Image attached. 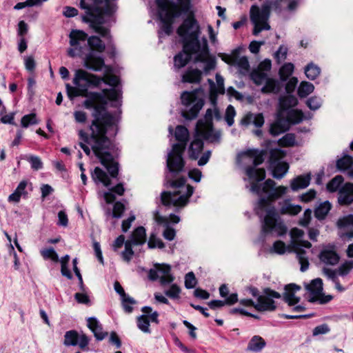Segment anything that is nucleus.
<instances>
[{"label":"nucleus","instance_id":"f257e3e1","mask_svg":"<svg viewBox=\"0 0 353 353\" xmlns=\"http://www.w3.org/2000/svg\"><path fill=\"white\" fill-rule=\"evenodd\" d=\"M102 82L116 87L119 79L115 75L109 74L100 77L83 69H78L74 72L72 81L74 86L66 85L67 94L70 100L77 97H85L86 99L83 102V106L86 109L94 110V120L90 125L92 134L88 141L97 154L106 151L110 145V142L104 133L114 127V118L105 112L108 100L114 101L117 106L119 104L121 95L118 88L103 89L102 92H88L89 88H98Z\"/></svg>","mask_w":353,"mask_h":353},{"label":"nucleus","instance_id":"f03ea898","mask_svg":"<svg viewBox=\"0 0 353 353\" xmlns=\"http://www.w3.org/2000/svg\"><path fill=\"white\" fill-rule=\"evenodd\" d=\"M263 160V152L256 149L247 150L237 157L238 163L245 167L250 191L258 195L264 194L267 196V199L261 198L255 208L259 216H262L265 213L261 222L262 234L281 236L287 233L288 228L271 203L285 195L288 188L283 185L275 187L276 183L270 179L262 185L259 183L265 178V171L263 168H256V166L261 164Z\"/></svg>","mask_w":353,"mask_h":353},{"label":"nucleus","instance_id":"7ed1b4c3","mask_svg":"<svg viewBox=\"0 0 353 353\" xmlns=\"http://www.w3.org/2000/svg\"><path fill=\"white\" fill-rule=\"evenodd\" d=\"M181 37L185 50L196 52L199 59L205 63L204 72L207 74L214 69L215 59L210 55L208 41L205 37L199 40L200 26L193 16H188L177 29Z\"/></svg>","mask_w":353,"mask_h":353},{"label":"nucleus","instance_id":"20e7f679","mask_svg":"<svg viewBox=\"0 0 353 353\" xmlns=\"http://www.w3.org/2000/svg\"><path fill=\"white\" fill-rule=\"evenodd\" d=\"M215 117L217 120L221 118V114L217 108L213 110L208 109L203 119H199L196 125V137L191 142L188 149L189 157L192 159H197L203 148V141L204 139L212 143H219L221 137L220 130H214L212 126V119Z\"/></svg>","mask_w":353,"mask_h":353},{"label":"nucleus","instance_id":"39448f33","mask_svg":"<svg viewBox=\"0 0 353 353\" xmlns=\"http://www.w3.org/2000/svg\"><path fill=\"white\" fill-rule=\"evenodd\" d=\"M117 133V125L115 123V120H114V127L108 130L107 132L104 133L105 136L108 138V139L110 142V145L106 151H102L101 154H97L93 149L92 145L89 143L88 139L91 137V130L90 129L89 134H87L83 130H80L79 132V135L80 139L83 141V142H79V146L83 149L84 152L90 156L91 154V150L93 152L94 155L99 159L101 163L107 169L110 176L112 178L117 177L119 172V163L114 159L112 155V152L114 150L113 143L110 139V137L114 136Z\"/></svg>","mask_w":353,"mask_h":353},{"label":"nucleus","instance_id":"423d86ee","mask_svg":"<svg viewBox=\"0 0 353 353\" xmlns=\"http://www.w3.org/2000/svg\"><path fill=\"white\" fill-rule=\"evenodd\" d=\"M174 136L179 143L174 144L168 153L167 166L170 172H179L184 167L182 155L189 139L188 130L183 125H178L176 128Z\"/></svg>","mask_w":353,"mask_h":353},{"label":"nucleus","instance_id":"0eeeda50","mask_svg":"<svg viewBox=\"0 0 353 353\" xmlns=\"http://www.w3.org/2000/svg\"><path fill=\"white\" fill-rule=\"evenodd\" d=\"M170 185L175 190L171 192H163L161 194V201L164 205H172L175 207L183 208L187 205L189 198L194 192V188L190 185H185V179L180 178L172 181Z\"/></svg>","mask_w":353,"mask_h":353},{"label":"nucleus","instance_id":"6e6552de","mask_svg":"<svg viewBox=\"0 0 353 353\" xmlns=\"http://www.w3.org/2000/svg\"><path fill=\"white\" fill-rule=\"evenodd\" d=\"M290 234L291 240L288 248L296 253L297 259L301 265V271L305 272L308 269L309 261L303 248H310L312 244L307 241L301 239L304 235V232L301 229L294 228L290 230Z\"/></svg>","mask_w":353,"mask_h":353},{"label":"nucleus","instance_id":"1a4fd4ad","mask_svg":"<svg viewBox=\"0 0 353 353\" xmlns=\"http://www.w3.org/2000/svg\"><path fill=\"white\" fill-rule=\"evenodd\" d=\"M307 117L301 110H290L286 112H279L276 121L270 127V133L274 136H277L287 131L291 124H296L301 122Z\"/></svg>","mask_w":353,"mask_h":353},{"label":"nucleus","instance_id":"9d476101","mask_svg":"<svg viewBox=\"0 0 353 353\" xmlns=\"http://www.w3.org/2000/svg\"><path fill=\"white\" fill-rule=\"evenodd\" d=\"M159 15L162 22V31L167 35L172 32V23L175 17L179 16L178 6L171 0H157Z\"/></svg>","mask_w":353,"mask_h":353},{"label":"nucleus","instance_id":"9b49d317","mask_svg":"<svg viewBox=\"0 0 353 353\" xmlns=\"http://www.w3.org/2000/svg\"><path fill=\"white\" fill-rule=\"evenodd\" d=\"M181 100L185 109L182 116L187 119L196 118L204 105L203 99L199 96V90L184 91L181 94Z\"/></svg>","mask_w":353,"mask_h":353},{"label":"nucleus","instance_id":"f8f14e48","mask_svg":"<svg viewBox=\"0 0 353 353\" xmlns=\"http://www.w3.org/2000/svg\"><path fill=\"white\" fill-rule=\"evenodd\" d=\"M70 48L68 54L70 57H81L88 47V34L83 30H72L69 34Z\"/></svg>","mask_w":353,"mask_h":353},{"label":"nucleus","instance_id":"ddd939ff","mask_svg":"<svg viewBox=\"0 0 353 353\" xmlns=\"http://www.w3.org/2000/svg\"><path fill=\"white\" fill-rule=\"evenodd\" d=\"M146 242V232L143 226L137 228L132 233L130 239L125 243V250L121 254L123 259L130 262L134 255L133 245H143Z\"/></svg>","mask_w":353,"mask_h":353},{"label":"nucleus","instance_id":"4468645a","mask_svg":"<svg viewBox=\"0 0 353 353\" xmlns=\"http://www.w3.org/2000/svg\"><path fill=\"white\" fill-rule=\"evenodd\" d=\"M148 277L151 281L159 280L162 286L172 283L175 279L171 273V266L166 263H155L149 271Z\"/></svg>","mask_w":353,"mask_h":353},{"label":"nucleus","instance_id":"2eb2a0df","mask_svg":"<svg viewBox=\"0 0 353 353\" xmlns=\"http://www.w3.org/2000/svg\"><path fill=\"white\" fill-rule=\"evenodd\" d=\"M281 294L270 288H265L263 294L259 296L254 308L259 312H273L276 305L273 299H280Z\"/></svg>","mask_w":353,"mask_h":353},{"label":"nucleus","instance_id":"dca6fc26","mask_svg":"<svg viewBox=\"0 0 353 353\" xmlns=\"http://www.w3.org/2000/svg\"><path fill=\"white\" fill-rule=\"evenodd\" d=\"M269 11L267 8L260 10L256 6H252L250 9V19L254 26L253 34L257 35L263 30H270V26L267 23Z\"/></svg>","mask_w":353,"mask_h":353},{"label":"nucleus","instance_id":"f3484780","mask_svg":"<svg viewBox=\"0 0 353 353\" xmlns=\"http://www.w3.org/2000/svg\"><path fill=\"white\" fill-rule=\"evenodd\" d=\"M63 343L66 346L78 345L84 350L89 343V339L84 333L79 334L75 330H70L65 333Z\"/></svg>","mask_w":353,"mask_h":353},{"label":"nucleus","instance_id":"a211bd4d","mask_svg":"<svg viewBox=\"0 0 353 353\" xmlns=\"http://www.w3.org/2000/svg\"><path fill=\"white\" fill-rule=\"evenodd\" d=\"M216 84H215L212 79H208V81L210 85V99L212 103L214 105V108L212 109V110L214 108H216L215 107V103L216 101L217 94H223L225 92L224 79L222 77V76L217 73L216 74Z\"/></svg>","mask_w":353,"mask_h":353},{"label":"nucleus","instance_id":"6ab92c4d","mask_svg":"<svg viewBox=\"0 0 353 353\" xmlns=\"http://www.w3.org/2000/svg\"><path fill=\"white\" fill-rule=\"evenodd\" d=\"M83 64L87 69L97 72L105 66V62L102 57L96 56L90 52L83 58Z\"/></svg>","mask_w":353,"mask_h":353},{"label":"nucleus","instance_id":"aec40b11","mask_svg":"<svg viewBox=\"0 0 353 353\" xmlns=\"http://www.w3.org/2000/svg\"><path fill=\"white\" fill-rule=\"evenodd\" d=\"M306 289L310 293L308 300L310 302L314 303L320 299L323 296V281L321 279L317 278L311 281L306 285Z\"/></svg>","mask_w":353,"mask_h":353},{"label":"nucleus","instance_id":"412c9836","mask_svg":"<svg viewBox=\"0 0 353 353\" xmlns=\"http://www.w3.org/2000/svg\"><path fill=\"white\" fill-rule=\"evenodd\" d=\"M192 55H195V61L205 63L199 59V56L196 52L191 50H185L184 46H183V51L177 54L174 57V67L179 69L184 67L191 59Z\"/></svg>","mask_w":353,"mask_h":353},{"label":"nucleus","instance_id":"4be33fe9","mask_svg":"<svg viewBox=\"0 0 353 353\" xmlns=\"http://www.w3.org/2000/svg\"><path fill=\"white\" fill-rule=\"evenodd\" d=\"M338 201L341 205H350L353 202V183H346L339 190Z\"/></svg>","mask_w":353,"mask_h":353},{"label":"nucleus","instance_id":"5701e85b","mask_svg":"<svg viewBox=\"0 0 353 353\" xmlns=\"http://www.w3.org/2000/svg\"><path fill=\"white\" fill-rule=\"evenodd\" d=\"M319 259L326 265H335L339 263L340 256L334 248H325L320 252Z\"/></svg>","mask_w":353,"mask_h":353},{"label":"nucleus","instance_id":"b1692460","mask_svg":"<svg viewBox=\"0 0 353 353\" xmlns=\"http://www.w3.org/2000/svg\"><path fill=\"white\" fill-rule=\"evenodd\" d=\"M300 289L301 288L294 283H290L285 285V292L283 294V300L290 306L294 305L300 301V298L294 295V293Z\"/></svg>","mask_w":353,"mask_h":353},{"label":"nucleus","instance_id":"393cba45","mask_svg":"<svg viewBox=\"0 0 353 353\" xmlns=\"http://www.w3.org/2000/svg\"><path fill=\"white\" fill-rule=\"evenodd\" d=\"M238 52L237 49L234 50L232 56H229L227 59L223 60L226 63L237 65L241 70L248 71L250 64L248 58L246 57H238Z\"/></svg>","mask_w":353,"mask_h":353},{"label":"nucleus","instance_id":"a878e982","mask_svg":"<svg viewBox=\"0 0 353 353\" xmlns=\"http://www.w3.org/2000/svg\"><path fill=\"white\" fill-rule=\"evenodd\" d=\"M310 174L298 176L291 181L290 188L293 191L305 188L310 185Z\"/></svg>","mask_w":353,"mask_h":353},{"label":"nucleus","instance_id":"bb28decb","mask_svg":"<svg viewBox=\"0 0 353 353\" xmlns=\"http://www.w3.org/2000/svg\"><path fill=\"white\" fill-rule=\"evenodd\" d=\"M241 123L245 125L253 123L256 127L261 128L264 124V117L261 113H248L242 119Z\"/></svg>","mask_w":353,"mask_h":353},{"label":"nucleus","instance_id":"cd10ccee","mask_svg":"<svg viewBox=\"0 0 353 353\" xmlns=\"http://www.w3.org/2000/svg\"><path fill=\"white\" fill-rule=\"evenodd\" d=\"M266 345L265 340L260 336H254L248 343L247 351L253 352H261Z\"/></svg>","mask_w":353,"mask_h":353},{"label":"nucleus","instance_id":"c85d7f7f","mask_svg":"<svg viewBox=\"0 0 353 353\" xmlns=\"http://www.w3.org/2000/svg\"><path fill=\"white\" fill-rule=\"evenodd\" d=\"M298 103L297 99L293 95L281 97L279 99V111L286 112L290 108L294 107Z\"/></svg>","mask_w":353,"mask_h":353},{"label":"nucleus","instance_id":"c756f323","mask_svg":"<svg viewBox=\"0 0 353 353\" xmlns=\"http://www.w3.org/2000/svg\"><path fill=\"white\" fill-rule=\"evenodd\" d=\"M202 72L198 69H188L182 76V81L195 83L201 79Z\"/></svg>","mask_w":353,"mask_h":353},{"label":"nucleus","instance_id":"7c9ffc66","mask_svg":"<svg viewBox=\"0 0 353 353\" xmlns=\"http://www.w3.org/2000/svg\"><path fill=\"white\" fill-rule=\"evenodd\" d=\"M280 212L283 214L296 215L301 211V207L299 205H293L289 201H284L279 203Z\"/></svg>","mask_w":353,"mask_h":353},{"label":"nucleus","instance_id":"2f4dec72","mask_svg":"<svg viewBox=\"0 0 353 353\" xmlns=\"http://www.w3.org/2000/svg\"><path fill=\"white\" fill-rule=\"evenodd\" d=\"M88 46L92 51L103 52L105 49L104 42L97 36H90L88 38Z\"/></svg>","mask_w":353,"mask_h":353},{"label":"nucleus","instance_id":"473e14b6","mask_svg":"<svg viewBox=\"0 0 353 353\" xmlns=\"http://www.w3.org/2000/svg\"><path fill=\"white\" fill-rule=\"evenodd\" d=\"M92 178L95 182H100L105 187L110 185V180L105 172L99 167L94 168L92 173Z\"/></svg>","mask_w":353,"mask_h":353},{"label":"nucleus","instance_id":"72a5a7b5","mask_svg":"<svg viewBox=\"0 0 353 353\" xmlns=\"http://www.w3.org/2000/svg\"><path fill=\"white\" fill-rule=\"evenodd\" d=\"M289 165L285 162H277L273 165L272 176L274 178L281 179L288 171Z\"/></svg>","mask_w":353,"mask_h":353},{"label":"nucleus","instance_id":"f704fd0d","mask_svg":"<svg viewBox=\"0 0 353 353\" xmlns=\"http://www.w3.org/2000/svg\"><path fill=\"white\" fill-rule=\"evenodd\" d=\"M332 205L329 201H325L319 204L314 211V215L318 219H323L331 210Z\"/></svg>","mask_w":353,"mask_h":353},{"label":"nucleus","instance_id":"c9c22d12","mask_svg":"<svg viewBox=\"0 0 353 353\" xmlns=\"http://www.w3.org/2000/svg\"><path fill=\"white\" fill-rule=\"evenodd\" d=\"M314 86L312 83L302 81L298 88V95L301 98H304L313 92Z\"/></svg>","mask_w":353,"mask_h":353},{"label":"nucleus","instance_id":"e433bc0d","mask_svg":"<svg viewBox=\"0 0 353 353\" xmlns=\"http://www.w3.org/2000/svg\"><path fill=\"white\" fill-rule=\"evenodd\" d=\"M321 68L314 63H310L305 68V74L310 80H314L319 76Z\"/></svg>","mask_w":353,"mask_h":353},{"label":"nucleus","instance_id":"4c0bfd02","mask_svg":"<svg viewBox=\"0 0 353 353\" xmlns=\"http://www.w3.org/2000/svg\"><path fill=\"white\" fill-rule=\"evenodd\" d=\"M279 89V83L274 79L268 78L265 81V85L262 88L261 91L264 93H276Z\"/></svg>","mask_w":353,"mask_h":353},{"label":"nucleus","instance_id":"58836bf2","mask_svg":"<svg viewBox=\"0 0 353 353\" xmlns=\"http://www.w3.org/2000/svg\"><path fill=\"white\" fill-rule=\"evenodd\" d=\"M294 71V65L291 63L284 64L279 70V76L281 81H286Z\"/></svg>","mask_w":353,"mask_h":353},{"label":"nucleus","instance_id":"ea45409f","mask_svg":"<svg viewBox=\"0 0 353 353\" xmlns=\"http://www.w3.org/2000/svg\"><path fill=\"white\" fill-rule=\"evenodd\" d=\"M251 79L256 85H261L268 79L267 73L254 70L251 73Z\"/></svg>","mask_w":353,"mask_h":353},{"label":"nucleus","instance_id":"a19ab883","mask_svg":"<svg viewBox=\"0 0 353 353\" xmlns=\"http://www.w3.org/2000/svg\"><path fill=\"white\" fill-rule=\"evenodd\" d=\"M137 326L139 330L145 333H150V321L149 316L143 314L137 318Z\"/></svg>","mask_w":353,"mask_h":353},{"label":"nucleus","instance_id":"79ce46f5","mask_svg":"<svg viewBox=\"0 0 353 353\" xmlns=\"http://www.w3.org/2000/svg\"><path fill=\"white\" fill-rule=\"evenodd\" d=\"M148 248L150 249H154L158 248L159 249H163L165 247V244L162 241V240L157 237L154 233H152L149 237V240L148 242Z\"/></svg>","mask_w":353,"mask_h":353},{"label":"nucleus","instance_id":"37998d69","mask_svg":"<svg viewBox=\"0 0 353 353\" xmlns=\"http://www.w3.org/2000/svg\"><path fill=\"white\" fill-rule=\"evenodd\" d=\"M353 165V159L350 156H344L336 162L338 169L341 170H348Z\"/></svg>","mask_w":353,"mask_h":353},{"label":"nucleus","instance_id":"c03bdc74","mask_svg":"<svg viewBox=\"0 0 353 353\" xmlns=\"http://www.w3.org/2000/svg\"><path fill=\"white\" fill-rule=\"evenodd\" d=\"M343 182V178L341 175H337L333 178L327 185V189L330 192H334L339 190L340 185Z\"/></svg>","mask_w":353,"mask_h":353},{"label":"nucleus","instance_id":"a18cd8bd","mask_svg":"<svg viewBox=\"0 0 353 353\" xmlns=\"http://www.w3.org/2000/svg\"><path fill=\"white\" fill-rule=\"evenodd\" d=\"M353 269V260L345 261L337 269L339 275L345 276Z\"/></svg>","mask_w":353,"mask_h":353},{"label":"nucleus","instance_id":"49530a36","mask_svg":"<svg viewBox=\"0 0 353 353\" xmlns=\"http://www.w3.org/2000/svg\"><path fill=\"white\" fill-rule=\"evenodd\" d=\"M295 142V137L293 134H286L278 141L279 145L283 147L293 146L294 145Z\"/></svg>","mask_w":353,"mask_h":353},{"label":"nucleus","instance_id":"de8ad7c7","mask_svg":"<svg viewBox=\"0 0 353 353\" xmlns=\"http://www.w3.org/2000/svg\"><path fill=\"white\" fill-rule=\"evenodd\" d=\"M122 306L127 313H131L133 310L132 305L136 304V301L129 295L121 299Z\"/></svg>","mask_w":353,"mask_h":353},{"label":"nucleus","instance_id":"09e8293b","mask_svg":"<svg viewBox=\"0 0 353 353\" xmlns=\"http://www.w3.org/2000/svg\"><path fill=\"white\" fill-rule=\"evenodd\" d=\"M26 70L31 74L34 75L37 63L33 56H28L24 60Z\"/></svg>","mask_w":353,"mask_h":353},{"label":"nucleus","instance_id":"8fccbe9b","mask_svg":"<svg viewBox=\"0 0 353 353\" xmlns=\"http://www.w3.org/2000/svg\"><path fill=\"white\" fill-rule=\"evenodd\" d=\"M22 195V182H20L15 191L8 196V201L12 203H18Z\"/></svg>","mask_w":353,"mask_h":353},{"label":"nucleus","instance_id":"3c124183","mask_svg":"<svg viewBox=\"0 0 353 353\" xmlns=\"http://www.w3.org/2000/svg\"><path fill=\"white\" fill-rule=\"evenodd\" d=\"M181 293V288L179 286L173 283L170 285V288L165 291V294L171 299H178Z\"/></svg>","mask_w":353,"mask_h":353},{"label":"nucleus","instance_id":"603ef678","mask_svg":"<svg viewBox=\"0 0 353 353\" xmlns=\"http://www.w3.org/2000/svg\"><path fill=\"white\" fill-rule=\"evenodd\" d=\"M26 160H27L31 165V168L35 170H38L42 168V161L41 159L36 156H26Z\"/></svg>","mask_w":353,"mask_h":353},{"label":"nucleus","instance_id":"864d4df0","mask_svg":"<svg viewBox=\"0 0 353 353\" xmlns=\"http://www.w3.org/2000/svg\"><path fill=\"white\" fill-rule=\"evenodd\" d=\"M307 106L312 110H318L322 104V100L318 97H312L306 101Z\"/></svg>","mask_w":353,"mask_h":353},{"label":"nucleus","instance_id":"5fc2aeb1","mask_svg":"<svg viewBox=\"0 0 353 353\" xmlns=\"http://www.w3.org/2000/svg\"><path fill=\"white\" fill-rule=\"evenodd\" d=\"M287 249L292 251L289 249L288 246H286L284 242L281 241H276L274 243L271 250L276 254H283L285 252Z\"/></svg>","mask_w":353,"mask_h":353},{"label":"nucleus","instance_id":"6e6d98bb","mask_svg":"<svg viewBox=\"0 0 353 353\" xmlns=\"http://www.w3.org/2000/svg\"><path fill=\"white\" fill-rule=\"evenodd\" d=\"M236 115L234 108L232 105H229L225 111V120L229 126H232L234 123V117Z\"/></svg>","mask_w":353,"mask_h":353},{"label":"nucleus","instance_id":"4d7b16f0","mask_svg":"<svg viewBox=\"0 0 353 353\" xmlns=\"http://www.w3.org/2000/svg\"><path fill=\"white\" fill-rule=\"evenodd\" d=\"M338 228H343L353 225V214L344 216L337 221Z\"/></svg>","mask_w":353,"mask_h":353},{"label":"nucleus","instance_id":"13d9d810","mask_svg":"<svg viewBox=\"0 0 353 353\" xmlns=\"http://www.w3.org/2000/svg\"><path fill=\"white\" fill-rule=\"evenodd\" d=\"M42 256L46 259H51L53 261L57 262L59 256L53 248H48L41 251Z\"/></svg>","mask_w":353,"mask_h":353},{"label":"nucleus","instance_id":"bf43d9fd","mask_svg":"<svg viewBox=\"0 0 353 353\" xmlns=\"http://www.w3.org/2000/svg\"><path fill=\"white\" fill-rule=\"evenodd\" d=\"M28 84H27V90H28V94L30 98H32L34 94H35V90H36V79L34 75H30L28 79Z\"/></svg>","mask_w":353,"mask_h":353},{"label":"nucleus","instance_id":"052dcab7","mask_svg":"<svg viewBox=\"0 0 353 353\" xmlns=\"http://www.w3.org/2000/svg\"><path fill=\"white\" fill-rule=\"evenodd\" d=\"M39 119L37 118L36 114L31 113L23 116V128H28L30 125H37L39 123Z\"/></svg>","mask_w":353,"mask_h":353},{"label":"nucleus","instance_id":"680f3d73","mask_svg":"<svg viewBox=\"0 0 353 353\" xmlns=\"http://www.w3.org/2000/svg\"><path fill=\"white\" fill-rule=\"evenodd\" d=\"M196 280L192 272H188L185 276V286L188 289H192L195 287Z\"/></svg>","mask_w":353,"mask_h":353},{"label":"nucleus","instance_id":"e2e57ef3","mask_svg":"<svg viewBox=\"0 0 353 353\" xmlns=\"http://www.w3.org/2000/svg\"><path fill=\"white\" fill-rule=\"evenodd\" d=\"M285 155V151L281 149H272L270 151V159L271 161H277L282 158H283Z\"/></svg>","mask_w":353,"mask_h":353},{"label":"nucleus","instance_id":"0e129e2a","mask_svg":"<svg viewBox=\"0 0 353 353\" xmlns=\"http://www.w3.org/2000/svg\"><path fill=\"white\" fill-rule=\"evenodd\" d=\"M125 210L124 205L121 202H116L114 205L112 216L115 218H120Z\"/></svg>","mask_w":353,"mask_h":353},{"label":"nucleus","instance_id":"69168bd1","mask_svg":"<svg viewBox=\"0 0 353 353\" xmlns=\"http://www.w3.org/2000/svg\"><path fill=\"white\" fill-rule=\"evenodd\" d=\"M288 54V48L284 46L279 47V50L275 53V57L278 62H281L285 59Z\"/></svg>","mask_w":353,"mask_h":353},{"label":"nucleus","instance_id":"338daca9","mask_svg":"<svg viewBox=\"0 0 353 353\" xmlns=\"http://www.w3.org/2000/svg\"><path fill=\"white\" fill-rule=\"evenodd\" d=\"M311 215H312V210L310 209H307L305 210L303 213V217L299 220V225L302 226H307L311 219Z\"/></svg>","mask_w":353,"mask_h":353},{"label":"nucleus","instance_id":"774afa93","mask_svg":"<svg viewBox=\"0 0 353 353\" xmlns=\"http://www.w3.org/2000/svg\"><path fill=\"white\" fill-rule=\"evenodd\" d=\"M94 337L99 340H103L107 335L108 332H103L101 325L99 323L97 328L93 330Z\"/></svg>","mask_w":353,"mask_h":353}]
</instances>
